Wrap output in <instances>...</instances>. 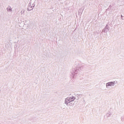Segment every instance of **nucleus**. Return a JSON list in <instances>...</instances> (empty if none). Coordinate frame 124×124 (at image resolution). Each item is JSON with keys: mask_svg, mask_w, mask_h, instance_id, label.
<instances>
[{"mask_svg": "<svg viewBox=\"0 0 124 124\" xmlns=\"http://www.w3.org/2000/svg\"><path fill=\"white\" fill-rule=\"evenodd\" d=\"M76 99V97L74 96L68 97L65 99V104L66 105H73L74 104V100Z\"/></svg>", "mask_w": 124, "mask_h": 124, "instance_id": "nucleus-1", "label": "nucleus"}, {"mask_svg": "<svg viewBox=\"0 0 124 124\" xmlns=\"http://www.w3.org/2000/svg\"><path fill=\"white\" fill-rule=\"evenodd\" d=\"M116 85V81H110L107 83L106 84V87L107 89H110V88H112V87H114Z\"/></svg>", "mask_w": 124, "mask_h": 124, "instance_id": "nucleus-2", "label": "nucleus"}, {"mask_svg": "<svg viewBox=\"0 0 124 124\" xmlns=\"http://www.w3.org/2000/svg\"><path fill=\"white\" fill-rule=\"evenodd\" d=\"M74 70L75 71V74H77V73H78V72L81 70V65H80V64L79 63L75 65Z\"/></svg>", "mask_w": 124, "mask_h": 124, "instance_id": "nucleus-3", "label": "nucleus"}, {"mask_svg": "<svg viewBox=\"0 0 124 124\" xmlns=\"http://www.w3.org/2000/svg\"><path fill=\"white\" fill-rule=\"evenodd\" d=\"M24 29L26 30H29L30 29L31 25H30V23L29 22V21L25 20L24 22V26H23Z\"/></svg>", "mask_w": 124, "mask_h": 124, "instance_id": "nucleus-4", "label": "nucleus"}, {"mask_svg": "<svg viewBox=\"0 0 124 124\" xmlns=\"http://www.w3.org/2000/svg\"><path fill=\"white\" fill-rule=\"evenodd\" d=\"M34 6H35V4L33 3L31 5V3H29V7L27 9L28 11H31V10H32V9L34 8Z\"/></svg>", "mask_w": 124, "mask_h": 124, "instance_id": "nucleus-5", "label": "nucleus"}, {"mask_svg": "<svg viewBox=\"0 0 124 124\" xmlns=\"http://www.w3.org/2000/svg\"><path fill=\"white\" fill-rule=\"evenodd\" d=\"M109 31V27H108V25H107L105 28L104 29V32H107Z\"/></svg>", "mask_w": 124, "mask_h": 124, "instance_id": "nucleus-6", "label": "nucleus"}, {"mask_svg": "<svg viewBox=\"0 0 124 124\" xmlns=\"http://www.w3.org/2000/svg\"><path fill=\"white\" fill-rule=\"evenodd\" d=\"M7 11H8V12H12V8H11V6H8L7 8Z\"/></svg>", "mask_w": 124, "mask_h": 124, "instance_id": "nucleus-7", "label": "nucleus"}, {"mask_svg": "<svg viewBox=\"0 0 124 124\" xmlns=\"http://www.w3.org/2000/svg\"><path fill=\"white\" fill-rule=\"evenodd\" d=\"M24 12H25V10H22V11H21V14H23L24 13Z\"/></svg>", "mask_w": 124, "mask_h": 124, "instance_id": "nucleus-8", "label": "nucleus"}, {"mask_svg": "<svg viewBox=\"0 0 124 124\" xmlns=\"http://www.w3.org/2000/svg\"><path fill=\"white\" fill-rule=\"evenodd\" d=\"M121 17H123V16H121Z\"/></svg>", "mask_w": 124, "mask_h": 124, "instance_id": "nucleus-9", "label": "nucleus"}]
</instances>
